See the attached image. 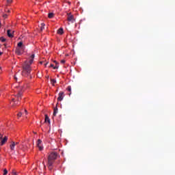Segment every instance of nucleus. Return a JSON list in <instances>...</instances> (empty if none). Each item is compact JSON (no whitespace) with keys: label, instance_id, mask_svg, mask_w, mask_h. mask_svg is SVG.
Returning a JSON list of instances; mask_svg holds the SVG:
<instances>
[{"label":"nucleus","instance_id":"nucleus-3","mask_svg":"<svg viewBox=\"0 0 175 175\" xmlns=\"http://www.w3.org/2000/svg\"><path fill=\"white\" fill-rule=\"evenodd\" d=\"M8 137L5 136L3 137V135H2L1 134H0V146H2L3 145H5V144H6V142L8 141Z\"/></svg>","mask_w":175,"mask_h":175},{"label":"nucleus","instance_id":"nucleus-12","mask_svg":"<svg viewBox=\"0 0 175 175\" xmlns=\"http://www.w3.org/2000/svg\"><path fill=\"white\" fill-rule=\"evenodd\" d=\"M15 146H16L15 142H12V144L10 146L11 150H14Z\"/></svg>","mask_w":175,"mask_h":175},{"label":"nucleus","instance_id":"nucleus-27","mask_svg":"<svg viewBox=\"0 0 175 175\" xmlns=\"http://www.w3.org/2000/svg\"><path fill=\"white\" fill-rule=\"evenodd\" d=\"M54 65L53 64H51L50 66H49V68H54Z\"/></svg>","mask_w":175,"mask_h":175},{"label":"nucleus","instance_id":"nucleus-30","mask_svg":"<svg viewBox=\"0 0 175 175\" xmlns=\"http://www.w3.org/2000/svg\"><path fill=\"white\" fill-rule=\"evenodd\" d=\"M25 112L26 113H27V109H25Z\"/></svg>","mask_w":175,"mask_h":175},{"label":"nucleus","instance_id":"nucleus-31","mask_svg":"<svg viewBox=\"0 0 175 175\" xmlns=\"http://www.w3.org/2000/svg\"><path fill=\"white\" fill-rule=\"evenodd\" d=\"M16 144V146H17L19 143L18 142H16V143H15Z\"/></svg>","mask_w":175,"mask_h":175},{"label":"nucleus","instance_id":"nucleus-38","mask_svg":"<svg viewBox=\"0 0 175 175\" xmlns=\"http://www.w3.org/2000/svg\"><path fill=\"white\" fill-rule=\"evenodd\" d=\"M40 64H43V62H40Z\"/></svg>","mask_w":175,"mask_h":175},{"label":"nucleus","instance_id":"nucleus-20","mask_svg":"<svg viewBox=\"0 0 175 175\" xmlns=\"http://www.w3.org/2000/svg\"><path fill=\"white\" fill-rule=\"evenodd\" d=\"M38 146V149H39L40 150H43V146H42L39 145V146Z\"/></svg>","mask_w":175,"mask_h":175},{"label":"nucleus","instance_id":"nucleus-16","mask_svg":"<svg viewBox=\"0 0 175 175\" xmlns=\"http://www.w3.org/2000/svg\"><path fill=\"white\" fill-rule=\"evenodd\" d=\"M44 27H45V24L43 23H41V27H40L41 31H42L44 29Z\"/></svg>","mask_w":175,"mask_h":175},{"label":"nucleus","instance_id":"nucleus-24","mask_svg":"<svg viewBox=\"0 0 175 175\" xmlns=\"http://www.w3.org/2000/svg\"><path fill=\"white\" fill-rule=\"evenodd\" d=\"M12 2V0H7V3L9 5Z\"/></svg>","mask_w":175,"mask_h":175},{"label":"nucleus","instance_id":"nucleus-17","mask_svg":"<svg viewBox=\"0 0 175 175\" xmlns=\"http://www.w3.org/2000/svg\"><path fill=\"white\" fill-rule=\"evenodd\" d=\"M54 63H55L56 65L53 67V69H58L59 68V66L57 65V62L56 61H55Z\"/></svg>","mask_w":175,"mask_h":175},{"label":"nucleus","instance_id":"nucleus-7","mask_svg":"<svg viewBox=\"0 0 175 175\" xmlns=\"http://www.w3.org/2000/svg\"><path fill=\"white\" fill-rule=\"evenodd\" d=\"M11 106L14 107V106L18 105V101H15L13 98L12 100L10 102Z\"/></svg>","mask_w":175,"mask_h":175},{"label":"nucleus","instance_id":"nucleus-10","mask_svg":"<svg viewBox=\"0 0 175 175\" xmlns=\"http://www.w3.org/2000/svg\"><path fill=\"white\" fill-rule=\"evenodd\" d=\"M58 113V108L57 107H55L53 109V116H56L57 113Z\"/></svg>","mask_w":175,"mask_h":175},{"label":"nucleus","instance_id":"nucleus-26","mask_svg":"<svg viewBox=\"0 0 175 175\" xmlns=\"http://www.w3.org/2000/svg\"><path fill=\"white\" fill-rule=\"evenodd\" d=\"M66 63V60H61V64H65Z\"/></svg>","mask_w":175,"mask_h":175},{"label":"nucleus","instance_id":"nucleus-4","mask_svg":"<svg viewBox=\"0 0 175 175\" xmlns=\"http://www.w3.org/2000/svg\"><path fill=\"white\" fill-rule=\"evenodd\" d=\"M67 21L71 23H75V16L71 13L67 14Z\"/></svg>","mask_w":175,"mask_h":175},{"label":"nucleus","instance_id":"nucleus-1","mask_svg":"<svg viewBox=\"0 0 175 175\" xmlns=\"http://www.w3.org/2000/svg\"><path fill=\"white\" fill-rule=\"evenodd\" d=\"M58 155V153L56 152H51L48 155L46 166L49 171L53 170V164L55 163L56 159H57Z\"/></svg>","mask_w":175,"mask_h":175},{"label":"nucleus","instance_id":"nucleus-18","mask_svg":"<svg viewBox=\"0 0 175 175\" xmlns=\"http://www.w3.org/2000/svg\"><path fill=\"white\" fill-rule=\"evenodd\" d=\"M23 95V92L21 91L17 94L18 98H21Z\"/></svg>","mask_w":175,"mask_h":175},{"label":"nucleus","instance_id":"nucleus-25","mask_svg":"<svg viewBox=\"0 0 175 175\" xmlns=\"http://www.w3.org/2000/svg\"><path fill=\"white\" fill-rule=\"evenodd\" d=\"M18 117L21 118V116H22V112H19L18 114H17Z\"/></svg>","mask_w":175,"mask_h":175},{"label":"nucleus","instance_id":"nucleus-2","mask_svg":"<svg viewBox=\"0 0 175 175\" xmlns=\"http://www.w3.org/2000/svg\"><path fill=\"white\" fill-rule=\"evenodd\" d=\"M34 58H35V55L34 54L31 55L29 60L30 64H29L27 62H25V64L23 65V70L22 72L23 76L27 77L30 75L31 71V64L33 63Z\"/></svg>","mask_w":175,"mask_h":175},{"label":"nucleus","instance_id":"nucleus-14","mask_svg":"<svg viewBox=\"0 0 175 175\" xmlns=\"http://www.w3.org/2000/svg\"><path fill=\"white\" fill-rule=\"evenodd\" d=\"M0 41H1V42H6V38H5L3 36H1V37L0 38Z\"/></svg>","mask_w":175,"mask_h":175},{"label":"nucleus","instance_id":"nucleus-19","mask_svg":"<svg viewBox=\"0 0 175 175\" xmlns=\"http://www.w3.org/2000/svg\"><path fill=\"white\" fill-rule=\"evenodd\" d=\"M42 144V141L40 139H38V141H37V146H40Z\"/></svg>","mask_w":175,"mask_h":175},{"label":"nucleus","instance_id":"nucleus-32","mask_svg":"<svg viewBox=\"0 0 175 175\" xmlns=\"http://www.w3.org/2000/svg\"><path fill=\"white\" fill-rule=\"evenodd\" d=\"M47 64H48V63H46V64H44V66H47Z\"/></svg>","mask_w":175,"mask_h":175},{"label":"nucleus","instance_id":"nucleus-37","mask_svg":"<svg viewBox=\"0 0 175 175\" xmlns=\"http://www.w3.org/2000/svg\"><path fill=\"white\" fill-rule=\"evenodd\" d=\"M30 86H27V88H29Z\"/></svg>","mask_w":175,"mask_h":175},{"label":"nucleus","instance_id":"nucleus-13","mask_svg":"<svg viewBox=\"0 0 175 175\" xmlns=\"http://www.w3.org/2000/svg\"><path fill=\"white\" fill-rule=\"evenodd\" d=\"M49 18H53L54 17V14L53 12H51L48 14Z\"/></svg>","mask_w":175,"mask_h":175},{"label":"nucleus","instance_id":"nucleus-36","mask_svg":"<svg viewBox=\"0 0 175 175\" xmlns=\"http://www.w3.org/2000/svg\"><path fill=\"white\" fill-rule=\"evenodd\" d=\"M4 46H6V44H4Z\"/></svg>","mask_w":175,"mask_h":175},{"label":"nucleus","instance_id":"nucleus-28","mask_svg":"<svg viewBox=\"0 0 175 175\" xmlns=\"http://www.w3.org/2000/svg\"><path fill=\"white\" fill-rule=\"evenodd\" d=\"M71 91H72V89L71 88H68V92H71Z\"/></svg>","mask_w":175,"mask_h":175},{"label":"nucleus","instance_id":"nucleus-40","mask_svg":"<svg viewBox=\"0 0 175 175\" xmlns=\"http://www.w3.org/2000/svg\"><path fill=\"white\" fill-rule=\"evenodd\" d=\"M8 12H10V10H8Z\"/></svg>","mask_w":175,"mask_h":175},{"label":"nucleus","instance_id":"nucleus-34","mask_svg":"<svg viewBox=\"0 0 175 175\" xmlns=\"http://www.w3.org/2000/svg\"><path fill=\"white\" fill-rule=\"evenodd\" d=\"M68 88H71V87H70V86H68Z\"/></svg>","mask_w":175,"mask_h":175},{"label":"nucleus","instance_id":"nucleus-9","mask_svg":"<svg viewBox=\"0 0 175 175\" xmlns=\"http://www.w3.org/2000/svg\"><path fill=\"white\" fill-rule=\"evenodd\" d=\"M57 83V81L54 79H51V84L53 85V87H55Z\"/></svg>","mask_w":175,"mask_h":175},{"label":"nucleus","instance_id":"nucleus-33","mask_svg":"<svg viewBox=\"0 0 175 175\" xmlns=\"http://www.w3.org/2000/svg\"><path fill=\"white\" fill-rule=\"evenodd\" d=\"M2 55V52H0V56Z\"/></svg>","mask_w":175,"mask_h":175},{"label":"nucleus","instance_id":"nucleus-21","mask_svg":"<svg viewBox=\"0 0 175 175\" xmlns=\"http://www.w3.org/2000/svg\"><path fill=\"white\" fill-rule=\"evenodd\" d=\"M7 174H8V170L6 169H4L3 175H7Z\"/></svg>","mask_w":175,"mask_h":175},{"label":"nucleus","instance_id":"nucleus-5","mask_svg":"<svg viewBox=\"0 0 175 175\" xmlns=\"http://www.w3.org/2000/svg\"><path fill=\"white\" fill-rule=\"evenodd\" d=\"M65 97V94L64 92H60L59 94H58V98H57V101H62L64 100Z\"/></svg>","mask_w":175,"mask_h":175},{"label":"nucleus","instance_id":"nucleus-23","mask_svg":"<svg viewBox=\"0 0 175 175\" xmlns=\"http://www.w3.org/2000/svg\"><path fill=\"white\" fill-rule=\"evenodd\" d=\"M12 175H18L15 170H12Z\"/></svg>","mask_w":175,"mask_h":175},{"label":"nucleus","instance_id":"nucleus-35","mask_svg":"<svg viewBox=\"0 0 175 175\" xmlns=\"http://www.w3.org/2000/svg\"><path fill=\"white\" fill-rule=\"evenodd\" d=\"M14 79H15L16 80L17 79V78H16V77H14Z\"/></svg>","mask_w":175,"mask_h":175},{"label":"nucleus","instance_id":"nucleus-29","mask_svg":"<svg viewBox=\"0 0 175 175\" xmlns=\"http://www.w3.org/2000/svg\"><path fill=\"white\" fill-rule=\"evenodd\" d=\"M3 17L6 18L7 17V14L3 15Z\"/></svg>","mask_w":175,"mask_h":175},{"label":"nucleus","instance_id":"nucleus-22","mask_svg":"<svg viewBox=\"0 0 175 175\" xmlns=\"http://www.w3.org/2000/svg\"><path fill=\"white\" fill-rule=\"evenodd\" d=\"M16 53L18 55L21 54V52H20V49H16Z\"/></svg>","mask_w":175,"mask_h":175},{"label":"nucleus","instance_id":"nucleus-39","mask_svg":"<svg viewBox=\"0 0 175 175\" xmlns=\"http://www.w3.org/2000/svg\"><path fill=\"white\" fill-rule=\"evenodd\" d=\"M0 28H1V23H0Z\"/></svg>","mask_w":175,"mask_h":175},{"label":"nucleus","instance_id":"nucleus-11","mask_svg":"<svg viewBox=\"0 0 175 175\" xmlns=\"http://www.w3.org/2000/svg\"><path fill=\"white\" fill-rule=\"evenodd\" d=\"M57 33L59 35H63L64 34V29L62 27L59 28L57 30Z\"/></svg>","mask_w":175,"mask_h":175},{"label":"nucleus","instance_id":"nucleus-8","mask_svg":"<svg viewBox=\"0 0 175 175\" xmlns=\"http://www.w3.org/2000/svg\"><path fill=\"white\" fill-rule=\"evenodd\" d=\"M44 122H48L49 124L51 123V120L47 114H45Z\"/></svg>","mask_w":175,"mask_h":175},{"label":"nucleus","instance_id":"nucleus-6","mask_svg":"<svg viewBox=\"0 0 175 175\" xmlns=\"http://www.w3.org/2000/svg\"><path fill=\"white\" fill-rule=\"evenodd\" d=\"M7 35L9 38H12L14 37V31H12L11 29H8Z\"/></svg>","mask_w":175,"mask_h":175},{"label":"nucleus","instance_id":"nucleus-15","mask_svg":"<svg viewBox=\"0 0 175 175\" xmlns=\"http://www.w3.org/2000/svg\"><path fill=\"white\" fill-rule=\"evenodd\" d=\"M18 46L21 48L22 49H23V42H19L18 43Z\"/></svg>","mask_w":175,"mask_h":175}]
</instances>
